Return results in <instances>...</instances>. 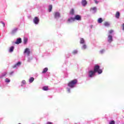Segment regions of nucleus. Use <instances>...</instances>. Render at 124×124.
<instances>
[{
  "label": "nucleus",
  "instance_id": "nucleus-20",
  "mask_svg": "<svg viewBox=\"0 0 124 124\" xmlns=\"http://www.w3.org/2000/svg\"><path fill=\"white\" fill-rule=\"evenodd\" d=\"M43 91H48V90H49V88H48V86H44L43 87Z\"/></svg>",
  "mask_w": 124,
  "mask_h": 124
},
{
  "label": "nucleus",
  "instance_id": "nucleus-18",
  "mask_svg": "<svg viewBox=\"0 0 124 124\" xmlns=\"http://www.w3.org/2000/svg\"><path fill=\"white\" fill-rule=\"evenodd\" d=\"M9 52L10 53H12L13 51H14V46H11L9 49Z\"/></svg>",
  "mask_w": 124,
  "mask_h": 124
},
{
  "label": "nucleus",
  "instance_id": "nucleus-2",
  "mask_svg": "<svg viewBox=\"0 0 124 124\" xmlns=\"http://www.w3.org/2000/svg\"><path fill=\"white\" fill-rule=\"evenodd\" d=\"M76 84H77V79H75L72 80V81H70L68 83V86L70 88H74V87H75V85H76Z\"/></svg>",
  "mask_w": 124,
  "mask_h": 124
},
{
  "label": "nucleus",
  "instance_id": "nucleus-32",
  "mask_svg": "<svg viewBox=\"0 0 124 124\" xmlns=\"http://www.w3.org/2000/svg\"><path fill=\"white\" fill-rule=\"evenodd\" d=\"M14 73V72L12 71V72H11L9 73V75H13Z\"/></svg>",
  "mask_w": 124,
  "mask_h": 124
},
{
  "label": "nucleus",
  "instance_id": "nucleus-37",
  "mask_svg": "<svg viewBox=\"0 0 124 124\" xmlns=\"http://www.w3.org/2000/svg\"><path fill=\"white\" fill-rule=\"evenodd\" d=\"M123 30H124V24H123Z\"/></svg>",
  "mask_w": 124,
  "mask_h": 124
},
{
  "label": "nucleus",
  "instance_id": "nucleus-9",
  "mask_svg": "<svg viewBox=\"0 0 124 124\" xmlns=\"http://www.w3.org/2000/svg\"><path fill=\"white\" fill-rule=\"evenodd\" d=\"M22 43V39L21 38H18L15 42L16 44H20Z\"/></svg>",
  "mask_w": 124,
  "mask_h": 124
},
{
  "label": "nucleus",
  "instance_id": "nucleus-5",
  "mask_svg": "<svg viewBox=\"0 0 124 124\" xmlns=\"http://www.w3.org/2000/svg\"><path fill=\"white\" fill-rule=\"evenodd\" d=\"M74 18L75 19V21L76 20H77L78 21H81V16L78 15H76Z\"/></svg>",
  "mask_w": 124,
  "mask_h": 124
},
{
  "label": "nucleus",
  "instance_id": "nucleus-8",
  "mask_svg": "<svg viewBox=\"0 0 124 124\" xmlns=\"http://www.w3.org/2000/svg\"><path fill=\"white\" fill-rule=\"evenodd\" d=\"M68 23H72V22H74L75 21V18L74 17H70L67 20Z\"/></svg>",
  "mask_w": 124,
  "mask_h": 124
},
{
  "label": "nucleus",
  "instance_id": "nucleus-19",
  "mask_svg": "<svg viewBox=\"0 0 124 124\" xmlns=\"http://www.w3.org/2000/svg\"><path fill=\"white\" fill-rule=\"evenodd\" d=\"M104 25L105 26V27H109L110 26V24L108 22H105L104 23Z\"/></svg>",
  "mask_w": 124,
  "mask_h": 124
},
{
  "label": "nucleus",
  "instance_id": "nucleus-21",
  "mask_svg": "<svg viewBox=\"0 0 124 124\" xmlns=\"http://www.w3.org/2000/svg\"><path fill=\"white\" fill-rule=\"evenodd\" d=\"M90 11H94L95 12V11H96V7H94L93 8H91L90 9Z\"/></svg>",
  "mask_w": 124,
  "mask_h": 124
},
{
  "label": "nucleus",
  "instance_id": "nucleus-30",
  "mask_svg": "<svg viewBox=\"0 0 124 124\" xmlns=\"http://www.w3.org/2000/svg\"><path fill=\"white\" fill-rule=\"evenodd\" d=\"M1 23L2 25H3V27H5V24L4 23V22L1 21Z\"/></svg>",
  "mask_w": 124,
  "mask_h": 124
},
{
  "label": "nucleus",
  "instance_id": "nucleus-4",
  "mask_svg": "<svg viewBox=\"0 0 124 124\" xmlns=\"http://www.w3.org/2000/svg\"><path fill=\"white\" fill-rule=\"evenodd\" d=\"M33 22L34 24L37 25L39 23V18L38 17H35L33 19Z\"/></svg>",
  "mask_w": 124,
  "mask_h": 124
},
{
  "label": "nucleus",
  "instance_id": "nucleus-1",
  "mask_svg": "<svg viewBox=\"0 0 124 124\" xmlns=\"http://www.w3.org/2000/svg\"><path fill=\"white\" fill-rule=\"evenodd\" d=\"M100 67L98 65H95L94 67V70H91L89 71L88 72L89 74V77L90 78H93V76H94V74L97 72L98 74H101L102 73V70L101 69H100Z\"/></svg>",
  "mask_w": 124,
  "mask_h": 124
},
{
  "label": "nucleus",
  "instance_id": "nucleus-22",
  "mask_svg": "<svg viewBox=\"0 0 124 124\" xmlns=\"http://www.w3.org/2000/svg\"><path fill=\"white\" fill-rule=\"evenodd\" d=\"M70 14H71V15H74V9H72L70 11Z\"/></svg>",
  "mask_w": 124,
  "mask_h": 124
},
{
  "label": "nucleus",
  "instance_id": "nucleus-31",
  "mask_svg": "<svg viewBox=\"0 0 124 124\" xmlns=\"http://www.w3.org/2000/svg\"><path fill=\"white\" fill-rule=\"evenodd\" d=\"M22 83L23 84V85H25L26 84V80H22Z\"/></svg>",
  "mask_w": 124,
  "mask_h": 124
},
{
  "label": "nucleus",
  "instance_id": "nucleus-15",
  "mask_svg": "<svg viewBox=\"0 0 124 124\" xmlns=\"http://www.w3.org/2000/svg\"><path fill=\"white\" fill-rule=\"evenodd\" d=\"M47 71H48V68H45L43 69L42 73H43V74H44L46 73V72H47Z\"/></svg>",
  "mask_w": 124,
  "mask_h": 124
},
{
  "label": "nucleus",
  "instance_id": "nucleus-3",
  "mask_svg": "<svg viewBox=\"0 0 124 124\" xmlns=\"http://www.w3.org/2000/svg\"><path fill=\"white\" fill-rule=\"evenodd\" d=\"M61 17V14L59 12H56L54 13V18L55 19H58V18H60Z\"/></svg>",
  "mask_w": 124,
  "mask_h": 124
},
{
  "label": "nucleus",
  "instance_id": "nucleus-17",
  "mask_svg": "<svg viewBox=\"0 0 124 124\" xmlns=\"http://www.w3.org/2000/svg\"><path fill=\"white\" fill-rule=\"evenodd\" d=\"M28 39L27 38H23L24 44H27V43H28Z\"/></svg>",
  "mask_w": 124,
  "mask_h": 124
},
{
  "label": "nucleus",
  "instance_id": "nucleus-24",
  "mask_svg": "<svg viewBox=\"0 0 124 124\" xmlns=\"http://www.w3.org/2000/svg\"><path fill=\"white\" fill-rule=\"evenodd\" d=\"M77 53H78V51L77 50H75L73 51V52H72V54L73 55H75V54H77Z\"/></svg>",
  "mask_w": 124,
  "mask_h": 124
},
{
  "label": "nucleus",
  "instance_id": "nucleus-12",
  "mask_svg": "<svg viewBox=\"0 0 124 124\" xmlns=\"http://www.w3.org/2000/svg\"><path fill=\"white\" fill-rule=\"evenodd\" d=\"M115 17L117 19H119L120 18V12H117L115 14Z\"/></svg>",
  "mask_w": 124,
  "mask_h": 124
},
{
  "label": "nucleus",
  "instance_id": "nucleus-23",
  "mask_svg": "<svg viewBox=\"0 0 124 124\" xmlns=\"http://www.w3.org/2000/svg\"><path fill=\"white\" fill-rule=\"evenodd\" d=\"M33 81H34V78H31L29 79V82L30 83H32L33 82Z\"/></svg>",
  "mask_w": 124,
  "mask_h": 124
},
{
  "label": "nucleus",
  "instance_id": "nucleus-35",
  "mask_svg": "<svg viewBox=\"0 0 124 124\" xmlns=\"http://www.w3.org/2000/svg\"><path fill=\"white\" fill-rule=\"evenodd\" d=\"M46 124H52V122H48Z\"/></svg>",
  "mask_w": 124,
  "mask_h": 124
},
{
  "label": "nucleus",
  "instance_id": "nucleus-29",
  "mask_svg": "<svg viewBox=\"0 0 124 124\" xmlns=\"http://www.w3.org/2000/svg\"><path fill=\"white\" fill-rule=\"evenodd\" d=\"M18 29L17 28L15 29L14 30H13V32H15V31H17V30Z\"/></svg>",
  "mask_w": 124,
  "mask_h": 124
},
{
  "label": "nucleus",
  "instance_id": "nucleus-36",
  "mask_svg": "<svg viewBox=\"0 0 124 124\" xmlns=\"http://www.w3.org/2000/svg\"><path fill=\"white\" fill-rule=\"evenodd\" d=\"M67 91L68 93H70V89H68Z\"/></svg>",
  "mask_w": 124,
  "mask_h": 124
},
{
  "label": "nucleus",
  "instance_id": "nucleus-7",
  "mask_svg": "<svg viewBox=\"0 0 124 124\" xmlns=\"http://www.w3.org/2000/svg\"><path fill=\"white\" fill-rule=\"evenodd\" d=\"M112 41H113V36H112V35H109L108 36V42L109 43H111V42H112Z\"/></svg>",
  "mask_w": 124,
  "mask_h": 124
},
{
  "label": "nucleus",
  "instance_id": "nucleus-10",
  "mask_svg": "<svg viewBox=\"0 0 124 124\" xmlns=\"http://www.w3.org/2000/svg\"><path fill=\"white\" fill-rule=\"evenodd\" d=\"M19 65H21V62H18L16 64H15L13 66V68H15L17 67V66H19Z\"/></svg>",
  "mask_w": 124,
  "mask_h": 124
},
{
  "label": "nucleus",
  "instance_id": "nucleus-16",
  "mask_svg": "<svg viewBox=\"0 0 124 124\" xmlns=\"http://www.w3.org/2000/svg\"><path fill=\"white\" fill-rule=\"evenodd\" d=\"M84 43H85V40H84V38H80V44H84Z\"/></svg>",
  "mask_w": 124,
  "mask_h": 124
},
{
  "label": "nucleus",
  "instance_id": "nucleus-28",
  "mask_svg": "<svg viewBox=\"0 0 124 124\" xmlns=\"http://www.w3.org/2000/svg\"><path fill=\"white\" fill-rule=\"evenodd\" d=\"M109 124H115V122L114 120H112L109 122Z\"/></svg>",
  "mask_w": 124,
  "mask_h": 124
},
{
  "label": "nucleus",
  "instance_id": "nucleus-34",
  "mask_svg": "<svg viewBox=\"0 0 124 124\" xmlns=\"http://www.w3.org/2000/svg\"><path fill=\"white\" fill-rule=\"evenodd\" d=\"M7 73H5V74H3L2 75V77H4V76H5V75H6Z\"/></svg>",
  "mask_w": 124,
  "mask_h": 124
},
{
  "label": "nucleus",
  "instance_id": "nucleus-27",
  "mask_svg": "<svg viewBox=\"0 0 124 124\" xmlns=\"http://www.w3.org/2000/svg\"><path fill=\"white\" fill-rule=\"evenodd\" d=\"M113 32H114V31L111 30L108 31V33H109V34H111V33H113Z\"/></svg>",
  "mask_w": 124,
  "mask_h": 124
},
{
  "label": "nucleus",
  "instance_id": "nucleus-25",
  "mask_svg": "<svg viewBox=\"0 0 124 124\" xmlns=\"http://www.w3.org/2000/svg\"><path fill=\"white\" fill-rule=\"evenodd\" d=\"M5 82H6V83H9V82H10V79H9V78H6L5 79Z\"/></svg>",
  "mask_w": 124,
  "mask_h": 124
},
{
  "label": "nucleus",
  "instance_id": "nucleus-33",
  "mask_svg": "<svg viewBox=\"0 0 124 124\" xmlns=\"http://www.w3.org/2000/svg\"><path fill=\"white\" fill-rule=\"evenodd\" d=\"M94 1L95 3H96V4H97V3H98V1L97 0H94Z\"/></svg>",
  "mask_w": 124,
  "mask_h": 124
},
{
  "label": "nucleus",
  "instance_id": "nucleus-14",
  "mask_svg": "<svg viewBox=\"0 0 124 124\" xmlns=\"http://www.w3.org/2000/svg\"><path fill=\"white\" fill-rule=\"evenodd\" d=\"M97 22L99 23V24H101V23L103 22V19H102V18L100 17L98 19Z\"/></svg>",
  "mask_w": 124,
  "mask_h": 124
},
{
  "label": "nucleus",
  "instance_id": "nucleus-6",
  "mask_svg": "<svg viewBox=\"0 0 124 124\" xmlns=\"http://www.w3.org/2000/svg\"><path fill=\"white\" fill-rule=\"evenodd\" d=\"M24 54H27L28 56H30V54H31V51H30V49L26 48L25 49V51L24 52Z\"/></svg>",
  "mask_w": 124,
  "mask_h": 124
},
{
  "label": "nucleus",
  "instance_id": "nucleus-11",
  "mask_svg": "<svg viewBox=\"0 0 124 124\" xmlns=\"http://www.w3.org/2000/svg\"><path fill=\"white\" fill-rule=\"evenodd\" d=\"M81 3H82L83 6H86V5H87V0H82Z\"/></svg>",
  "mask_w": 124,
  "mask_h": 124
},
{
  "label": "nucleus",
  "instance_id": "nucleus-13",
  "mask_svg": "<svg viewBox=\"0 0 124 124\" xmlns=\"http://www.w3.org/2000/svg\"><path fill=\"white\" fill-rule=\"evenodd\" d=\"M52 9H53V6L52 5H49L48 6V11H49V12H51V11H52Z\"/></svg>",
  "mask_w": 124,
  "mask_h": 124
},
{
  "label": "nucleus",
  "instance_id": "nucleus-26",
  "mask_svg": "<svg viewBox=\"0 0 124 124\" xmlns=\"http://www.w3.org/2000/svg\"><path fill=\"white\" fill-rule=\"evenodd\" d=\"M82 49H87V45L85 44L83 45L82 46Z\"/></svg>",
  "mask_w": 124,
  "mask_h": 124
}]
</instances>
